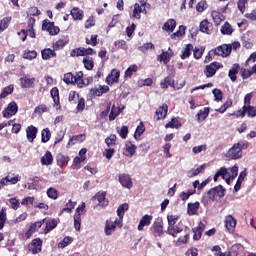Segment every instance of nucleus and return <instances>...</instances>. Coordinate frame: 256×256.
Listing matches in <instances>:
<instances>
[{"mask_svg":"<svg viewBox=\"0 0 256 256\" xmlns=\"http://www.w3.org/2000/svg\"><path fill=\"white\" fill-rule=\"evenodd\" d=\"M51 139V130L49 128H44L41 131V141L43 143H48V141Z\"/></svg>","mask_w":256,"mask_h":256,"instance_id":"obj_48","label":"nucleus"},{"mask_svg":"<svg viewBox=\"0 0 256 256\" xmlns=\"http://www.w3.org/2000/svg\"><path fill=\"white\" fill-rule=\"evenodd\" d=\"M125 211H129V204L127 203L121 204L117 209V215L120 219L125 217Z\"/></svg>","mask_w":256,"mask_h":256,"instance_id":"obj_46","label":"nucleus"},{"mask_svg":"<svg viewBox=\"0 0 256 256\" xmlns=\"http://www.w3.org/2000/svg\"><path fill=\"white\" fill-rule=\"evenodd\" d=\"M211 17L215 23V25H221L222 21H225V16L221 14L219 11H212L211 12Z\"/></svg>","mask_w":256,"mask_h":256,"instance_id":"obj_29","label":"nucleus"},{"mask_svg":"<svg viewBox=\"0 0 256 256\" xmlns=\"http://www.w3.org/2000/svg\"><path fill=\"white\" fill-rule=\"evenodd\" d=\"M137 71H139V67L137 66V64H133L126 69L124 76L126 77V79H130L133 77L134 73H137Z\"/></svg>","mask_w":256,"mask_h":256,"instance_id":"obj_37","label":"nucleus"},{"mask_svg":"<svg viewBox=\"0 0 256 256\" xmlns=\"http://www.w3.org/2000/svg\"><path fill=\"white\" fill-rule=\"evenodd\" d=\"M20 81L22 89H30V87H33V84L35 83V78L23 77Z\"/></svg>","mask_w":256,"mask_h":256,"instance_id":"obj_33","label":"nucleus"},{"mask_svg":"<svg viewBox=\"0 0 256 256\" xmlns=\"http://www.w3.org/2000/svg\"><path fill=\"white\" fill-rule=\"evenodd\" d=\"M63 81L64 83H66V85H71L72 83H75V76L73 75V73L68 72L64 74Z\"/></svg>","mask_w":256,"mask_h":256,"instance_id":"obj_57","label":"nucleus"},{"mask_svg":"<svg viewBox=\"0 0 256 256\" xmlns=\"http://www.w3.org/2000/svg\"><path fill=\"white\" fill-rule=\"evenodd\" d=\"M197 121H205L206 117H209V107H204L202 110H199L197 115Z\"/></svg>","mask_w":256,"mask_h":256,"instance_id":"obj_38","label":"nucleus"},{"mask_svg":"<svg viewBox=\"0 0 256 256\" xmlns=\"http://www.w3.org/2000/svg\"><path fill=\"white\" fill-rule=\"evenodd\" d=\"M15 87L13 85L6 86L2 89V92L0 93V99H6L13 93Z\"/></svg>","mask_w":256,"mask_h":256,"instance_id":"obj_39","label":"nucleus"},{"mask_svg":"<svg viewBox=\"0 0 256 256\" xmlns=\"http://www.w3.org/2000/svg\"><path fill=\"white\" fill-rule=\"evenodd\" d=\"M93 199H97L98 205L100 207H107L109 205V200H107V192L106 191H99L95 194Z\"/></svg>","mask_w":256,"mask_h":256,"instance_id":"obj_14","label":"nucleus"},{"mask_svg":"<svg viewBox=\"0 0 256 256\" xmlns=\"http://www.w3.org/2000/svg\"><path fill=\"white\" fill-rule=\"evenodd\" d=\"M82 63L87 71H93V67H95V60H93V57H84Z\"/></svg>","mask_w":256,"mask_h":256,"instance_id":"obj_24","label":"nucleus"},{"mask_svg":"<svg viewBox=\"0 0 256 256\" xmlns=\"http://www.w3.org/2000/svg\"><path fill=\"white\" fill-rule=\"evenodd\" d=\"M153 221V215L145 214L138 224V231H143L145 227H149L151 225V222Z\"/></svg>","mask_w":256,"mask_h":256,"instance_id":"obj_17","label":"nucleus"},{"mask_svg":"<svg viewBox=\"0 0 256 256\" xmlns=\"http://www.w3.org/2000/svg\"><path fill=\"white\" fill-rule=\"evenodd\" d=\"M248 117H256V107L255 106H248L242 107Z\"/></svg>","mask_w":256,"mask_h":256,"instance_id":"obj_61","label":"nucleus"},{"mask_svg":"<svg viewBox=\"0 0 256 256\" xmlns=\"http://www.w3.org/2000/svg\"><path fill=\"white\" fill-rule=\"evenodd\" d=\"M193 51V44H187L184 51L182 52V55L180 56L181 59H189L191 57V52Z\"/></svg>","mask_w":256,"mask_h":256,"instance_id":"obj_45","label":"nucleus"},{"mask_svg":"<svg viewBox=\"0 0 256 256\" xmlns=\"http://www.w3.org/2000/svg\"><path fill=\"white\" fill-rule=\"evenodd\" d=\"M199 207H201V204L199 202L194 203H188V209L187 213L188 215H197V212L199 211Z\"/></svg>","mask_w":256,"mask_h":256,"instance_id":"obj_32","label":"nucleus"},{"mask_svg":"<svg viewBox=\"0 0 256 256\" xmlns=\"http://www.w3.org/2000/svg\"><path fill=\"white\" fill-rule=\"evenodd\" d=\"M73 243V237L66 236L63 238L61 242L58 243V249H65V247L71 245Z\"/></svg>","mask_w":256,"mask_h":256,"instance_id":"obj_42","label":"nucleus"},{"mask_svg":"<svg viewBox=\"0 0 256 256\" xmlns=\"http://www.w3.org/2000/svg\"><path fill=\"white\" fill-rule=\"evenodd\" d=\"M205 227H206L205 223L200 221L197 227L192 228V233H194L193 235L194 241H200L201 237H203V231H205Z\"/></svg>","mask_w":256,"mask_h":256,"instance_id":"obj_15","label":"nucleus"},{"mask_svg":"<svg viewBox=\"0 0 256 256\" xmlns=\"http://www.w3.org/2000/svg\"><path fill=\"white\" fill-rule=\"evenodd\" d=\"M58 225V222L56 219H51L48 222H46V227L44 228V234L47 235V233H51L53 229H55Z\"/></svg>","mask_w":256,"mask_h":256,"instance_id":"obj_35","label":"nucleus"},{"mask_svg":"<svg viewBox=\"0 0 256 256\" xmlns=\"http://www.w3.org/2000/svg\"><path fill=\"white\" fill-rule=\"evenodd\" d=\"M135 153H137V146L132 144L131 141L126 142L123 155H125V157H133Z\"/></svg>","mask_w":256,"mask_h":256,"instance_id":"obj_19","label":"nucleus"},{"mask_svg":"<svg viewBox=\"0 0 256 256\" xmlns=\"http://www.w3.org/2000/svg\"><path fill=\"white\" fill-rule=\"evenodd\" d=\"M115 229H117L116 222L107 220L105 229H104L105 235H112V233L115 231Z\"/></svg>","mask_w":256,"mask_h":256,"instance_id":"obj_28","label":"nucleus"},{"mask_svg":"<svg viewBox=\"0 0 256 256\" xmlns=\"http://www.w3.org/2000/svg\"><path fill=\"white\" fill-rule=\"evenodd\" d=\"M70 57H85L83 47L72 49L70 51Z\"/></svg>","mask_w":256,"mask_h":256,"instance_id":"obj_56","label":"nucleus"},{"mask_svg":"<svg viewBox=\"0 0 256 256\" xmlns=\"http://www.w3.org/2000/svg\"><path fill=\"white\" fill-rule=\"evenodd\" d=\"M123 109L120 107H115V105L112 106L110 114H109V121H115L119 115H121V112Z\"/></svg>","mask_w":256,"mask_h":256,"instance_id":"obj_34","label":"nucleus"},{"mask_svg":"<svg viewBox=\"0 0 256 256\" xmlns=\"http://www.w3.org/2000/svg\"><path fill=\"white\" fill-rule=\"evenodd\" d=\"M50 95L53 99L54 106H56L57 109H61V101L59 99V88L53 87L50 91Z\"/></svg>","mask_w":256,"mask_h":256,"instance_id":"obj_22","label":"nucleus"},{"mask_svg":"<svg viewBox=\"0 0 256 256\" xmlns=\"http://www.w3.org/2000/svg\"><path fill=\"white\" fill-rule=\"evenodd\" d=\"M157 61L164 63V65H169L171 61V55L169 52H162L160 55H158Z\"/></svg>","mask_w":256,"mask_h":256,"instance_id":"obj_36","label":"nucleus"},{"mask_svg":"<svg viewBox=\"0 0 256 256\" xmlns=\"http://www.w3.org/2000/svg\"><path fill=\"white\" fill-rule=\"evenodd\" d=\"M239 69H241V66L239 64H233L232 68L228 72V77L232 81V83H235L237 81V73H239Z\"/></svg>","mask_w":256,"mask_h":256,"instance_id":"obj_23","label":"nucleus"},{"mask_svg":"<svg viewBox=\"0 0 256 256\" xmlns=\"http://www.w3.org/2000/svg\"><path fill=\"white\" fill-rule=\"evenodd\" d=\"M213 54L218 57H229V55H231V45H220L214 49Z\"/></svg>","mask_w":256,"mask_h":256,"instance_id":"obj_8","label":"nucleus"},{"mask_svg":"<svg viewBox=\"0 0 256 256\" xmlns=\"http://www.w3.org/2000/svg\"><path fill=\"white\" fill-rule=\"evenodd\" d=\"M105 143L108 147H111V145H117V135L111 134L105 139Z\"/></svg>","mask_w":256,"mask_h":256,"instance_id":"obj_62","label":"nucleus"},{"mask_svg":"<svg viewBox=\"0 0 256 256\" xmlns=\"http://www.w3.org/2000/svg\"><path fill=\"white\" fill-rule=\"evenodd\" d=\"M83 141H85V134L74 135L69 139L67 147H71V145H75L76 143H83Z\"/></svg>","mask_w":256,"mask_h":256,"instance_id":"obj_25","label":"nucleus"},{"mask_svg":"<svg viewBox=\"0 0 256 256\" xmlns=\"http://www.w3.org/2000/svg\"><path fill=\"white\" fill-rule=\"evenodd\" d=\"M42 165H51L53 163V154L47 151L45 155L41 158Z\"/></svg>","mask_w":256,"mask_h":256,"instance_id":"obj_43","label":"nucleus"},{"mask_svg":"<svg viewBox=\"0 0 256 256\" xmlns=\"http://www.w3.org/2000/svg\"><path fill=\"white\" fill-rule=\"evenodd\" d=\"M225 175H229V171L227 170V168L225 167H221L214 175V182L217 183V180L219 179V177H221L222 179H225Z\"/></svg>","mask_w":256,"mask_h":256,"instance_id":"obj_41","label":"nucleus"},{"mask_svg":"<svg viewBox=\"0 0 256 256\" xmlns=\"http://www.w3.org/2000/svg\"><path fill=\"white\" fill-rule=\"evenodd\" d=\"M144 133H145V124H143V122H140L134 133V139H137V137H141V135H143Z\"/></svg>","mask_w":256,"mask_h":256,"instance_id":"obj_55","label":"nucleus"},{"mask_svg":"<svg viewBox=\"0 0 256 256\" xmlns=\"http://www.w3.org/2000/svg\"><path fill=\"white\" fill-rule=\"evenodd\" d=\"M46 193L49 199H59V191L53 187L48 188Z\"/></svg>","mask_w":256,"mask_h":256,"instance_id":"obj_50","label":"nucleus"},{"mask_svg":"<svg viewBox=\"0 0 256 256\" xmlns=\"http://www.w3.org/2000/svg\"><path fill=\"white\" fill-rule=\"evenodd\" d=\"M166 129H179L181 127V123L177 118H172L170 122L165 125Z\"/></svg>","mask_w":256,"mask_h":256,"instance_id":"obj_47","label":"nucleus"},{"mask_svg":"<svg viewBox=\"0 0 256 256\" xmlns=\"http://www.w3.org/2000/svg\"><path fill=\"white\" fill-rule=\"evenodd\" d=\"M34 112L38 115H43V113L49 112V107L45 104H40L34 109Z\"/></svg>","mask_w":256,"mask_h":256,"instance_id":"obj_59","label":"nucleus"},{"mask_svg":"<svg viewBox=\"0 0 256 256\" xmlns=\"http://www.w3.org/2000/svg\"><path fill=\"white\" fill-rule=\"evenodd\" d=\"M76 111L77 113H83V111H85V98L80 97L76 106Z\"/></svg>","mask_w":256,"mask_h":256,"instance_id":"obj_63","label":"nucleus"},{"mask_svg":"<svg viewBox=\"0 0 256 256\" xmlns=\"http://www.w3.org/2000/svg\"><path fill=\"white\" fill-rule=\"evenodd\" d=\"M42 31H47L49 35L55 36L59 35L61 29L59 26H55V22H51L47 19L42 22Z\"/></svg>","mask_w":256,"mask_h":256,"instance_id":"obj_7","label":"nucleus"},{"mask_svg":"<svg viewBox=\"0 0 256 256\" xmlns=\"http://www.w3.org/2000/svg\"><path fill=\"white\" fill-rule=\"evenodd\" d=\"M28 253L32 255H39L43 251V240L41 238H35L27 245Z\"/></svg>","mask_w":256,"mask_h":256,"instance_id":"obj_3","label":"nucleus"},{"mask_svg":"<svg viewBox=\"0 0 256 256\" xmlns=\"http://www.w3.org/2000/svg\"><path fill=\"white\" fill-rule=\"evenodd\" d=\"M225 191L227 190L223 187V185H218L207 191V197L210 199V201H215L217 197H219V199L225 197Z\"/></svg>","mask_w":256,"mask_h":256,"instance_id":"obj_4","label":"nucleus"},{"mask_svg":"<svg viewBox=\"0 0 256 256\" xmlns=\"http://www.w3.org/2000/svg\"><path fill=\"white\" fill-rule=\"evenodd\" d=\"M209 6L207 5V0H201L200 2H198V4L196 5V11L198 13H203V11H205Z\"/></svg>","mask_w":256,"mask_h":256,"instance_id":"obj_58","label":"nucleus"},{"mask_svg":"<svg viewBox=\"0 0 256 256\" xmlns=\"http://www.w3.org/2000/svg\"><path fill=\"white\" fill-rule=\"evenodd\" d=\"M167 221H168V231L171 233V231L173 230V227L179 221V216L173 215V214H168Z\"/></svg>","mask_w":256,"mask_h":256,"instance_id":"obj_27","label":"nucleus"},{"mask_svg":"<svg viewBox=\"0 0 256 256\" xmlns=\"http://www.w3.org/2000/svg\"><path fill=\"white\" fill-rule=\"evenodd\" d=\"M245 149H249L248 141H240L238 143H235L228 150L226 157L232 161H237V159H241V157H243V151Z\"/></svg>","mask_w":256,"mask_h":256,"instance_id":"obj_1","label":"nucleus"},{"mask_svg":"<svg viewBox=\"0 0 256 256\" xmlns=\"http://www.w3.org/2000/svg\"><path fill=\"white\" fill-rule=\"evenodd\" d=\"M209 183H211V177L207 178L202 183H200L199 180L194 181L193 187L194 189H198V191H203V189H205Z\"/></svg>","mask_w":256,"mask_h":256,"instance_id":"obj_31","label":"nucleus"},{"mask_svg":"<svg viewBox=\"0 0 256 256\" xmlns=\"http://www.w3.org/2000/svg\"><path fill=\"white\" fill-rule=\"evenodd\" d=\"M80 99L81 97H79V93L76 91L72 90L69 92L68 101L71 103V105H75Z\"/></svg>","mask_w":256,"mask_h":256,"instance_id":"obj_44","label":"nucleus"},{"mask_svg":"<svg viewBox=\"0 0 256 256\" xmlns=\"http://www.w3.org/2000/svg\"><path fill=\"white\" fill-rule=\"evenodd\" d=\"M186 30H187L186 26H183V25L179 26L178 31L171 34V39H177L179 37H184Z\"/></svg>","mask_w":256,"mask_h":256,"instance_id":"obj_49","label":"nucleus"},{"mask_svg":"<svg viewBox=\"0 0 256 256\" xmlns=\"http://www.w3.org/2000/svg\"><path fill=\"white\" fill-rule=\"evenodd\" d=\"M228 176L231 177V179H235L237 175L239 174V167L237 165H234L233 167L227 169Z\"/></svg>","mask_w":256,"mask_h":256,"instance_id":"obj_60","label":"nucleus"},{"mask_svg":"<svg viewBox=\"0 0 256 256\" xmlns=\"http://www.w3.org/2000/svg\"><path fill=\"white\" fill-rule=\"evenodd\" d=\"M18 111H19V106L17 105V102L12 101L2 111V117H4V119H11V117H13L14 115H17Z\"/></svg>","mask_w":256,"mask_h":256,"instance_id":"obj_6","label":"nucleus"},{"mask_svg":"<svg viewBox=\"0 0 256 256\" xmlns=\"http://www.w3.org/2000/svg\"><path fill=\"white\" fill-rule=\"evenodd\" d=\"M118 181L122 187H125L126 189H131L133 187V180L131 179V176L126 173L119 174Z\"/></svg>","mask_w":256,"mask_h":256,"instance_id":"obj_10","label":"nucleus"},{"mask_svg":"<svg viewBox=\"0 0 256 256\" xmlns=\"http://www.w3.org/2000/svg\"><path fill=\"white\" fill-rule=\"evenodd\" d=\"M146 5L147 2H142L141 4L136 3L134 5L133 17H135L136 19H141V13L147 15V9L145 8Z\"/></svg>","mask_w":256,"mask_h":256,"instance_id":"obj_12","label":"nucleus"},{"mask_svg":"<svg viewBox=\"0 0 256 256\" xmlns=\"http://www.w3.org/2000/svg\"><path fill=\"white\" fill-rule=\"evenodd\" d=\"M168 111L169 106L167 104L160 106L155 112L154 121H161V119H165L167 117Z\"/></svg>","mask_w":256,"mask_h":256,"instance_id":"obj_11","label":"nucleus"},{"mask_svg":"<svg viewBox=\"0 0 256 256\" xmlns=\"http://www.w3.org/2000/svg\"><path fill=\"white\" fill-rule=\"evenodd\" d=\"M244 180H245V174L243 175V172H241L237 181H236V184L234 186V193H237V191L241 190V185H242Z\"/></svg>","mask_w":256,"mask_h":256,"instance_id":"obj_53","label":"nucleus"},{"mask_svg":"<svg viewBox=\"0 0 256 256\" xmlns=\"http://www.w3.org/2000/svg\"><path fill=\"white\" fill-rule=\"evenodd\" d=\"M163 229V219H158L153 222L149 229V233H151L153 237H163V235H165V230Z\"/></svg>","mask_w":256,"mask_h":256,"instance_id":"obj_5","label":"nucleus"},{"mask_svg":"<svg viewBox=\"0 0 256 256\" xmlns=\"http://www.w3.org/2000/svg\"><path fill=\"white\" fill-rule=\"evenodd\" d=\"M212 29H213V24H211V22H209L208 19H204L200 22L199 31L201 33H205L206 35H211Z\"/></svg>","mask_w":256,"mask_h":256,"instance_id":"obj_18","label":"nucleus"},{"mask_svg":"<svg viewBox=\"0 0 256 256\" xmlns=\"http://www.w3.org/2000/svg\"><path fill=\"white\" fill-rule=\"evenodd\" d=\"M37 133H39V129L33 125H30L26 128V138L29 143H33L35 139H37Z\"/></svg>","mask_w":256,"mask_h":256,"instance_id":"obj_16","label":"nucleus"},{"mask_svg":"<svg viewBox=\"0 0 256 256\" xmlns=\"http://www.w3.org/2000/svg\"><path fill=\"white\" fill-rule=\"evenodd\" d=\"M161 89H169V87H173V80L171 77L167 76L164 78V81L160 83Z\"/></svg>","mask_w":256,"mask_h":256,"instance_id":"obj_52","label":"nucleus"},{"mask_svg":"<svg viewBox=\"0 0 256 256\" xmlns=\"http://www.w3.org/2000/svg\"><path fill=\"white\" fill-rule=\"evenodd\" d=\"M41 55L44 61H49V59L57 57V52H55V48H45L41 51Z\"/></svg>","mask_w":256,"mask_h":256,"instance_id":"obj_20","label":"nucleus"},{"mask_svg":"<svg viewBox=\"0 0 256 256\" xmlns=\"http://www.w3.org/2000/svg\"><path fill=\"white\" fill-rule=\"evenodd\" d=\"M69 44V39L61 38L53 44L54 51H61L63 47Z\"/></svg>","mask_w":256,"mask_h":256,"instance_id":"obj_30","label":"nucleus"},{"mask_svg":"<svg viewBox=\"0 0 256 256\" xmlns=\"http://www.w3.org/2000/svg\"><path fill=\"white\" fill-rule=\"evenodd\" d=\"M74 227L76 231H81V214L74 215Z\"/></svg>","mask_w":256,"mask_h":256,"instance_id":"obj_64","label":"nucleus"},{"mask_svg":"<svg viewBox=\"0 0 256 256\" xmlns=\"http://www.w3.org/2000/svg\"><path fill=\"white\" fill-rule=\"evenodd\" d=\"M224 224L228 233H235V228L237 227V219H235L233 215L225 216Z\"/></svg>","mask_w":256,"mask_h":256,"instance_id":"obj_9","label":"nucleus"},{"mask_svg":"<svg viewBox=\"0 0 256 256\" xmlns=\"http://www.w3.org/2000/svg\"><path fill=\"white\" fill-rule=\"evenodd\" d=\"M56 161L59 167H66L67 163H69V156L58 154L56 157Z\"/></svg>","mask_w":256,"mask_h":256,"instance_id":"obj_40","label":"nucleus"},{"mask_svg":"<svg viewBox=\"0 0 256 256\" xmlns=\"http://www.w3.org/2000/svg\"><path fill=\"white\" fill-rule=\"evenodd\" d=\"M70 15L72 16V19H74V21H83V18L85 17V12L79 9V7H74L72 8Z\"/></svg>","mask_w":256,"mask_h":256,"instance_id":"obj_21","label":"nucleus"},{"mask_svg":"<svg viewBox=\"0 0 256 256\" xmlns=\"http://www.w3.org/2000/svg\"><path fill=\"white\" fill-rule=\"evenodd\" d=\"M219 69H223V64L221 62L214 61L205 66L204 75L207 77V79H211V77H215Z\"/></svg>","mask_w":256,"mask_h":256,"instance_id":"obj_2","label":"nucleus"},{"mask_svg":"<svg viewBox=\"0 0 256 256\" xmlns=\"http://www.w3.org/2000/svg\"><path fill=\"white\" fill-rule=\"evenodd\" d=\"M222 35H231L233 33V28L229 22H225V24L221 27Z\"/></svg>","mask_w":256,"mask_h":256,"instance_id":"obj_54","label":"nucleus"},{"mask_svg":"<svg viewBox=\"0 0 256 256\" xmlns=\"http://www.w3.org/2000/svg\"><path fill=\"white\" fill-rule=\"evenodd\" d=\"M177 27V22L175 21V19H168L162 29L164 31H170L171 33H173V31H175V28Z\"/></svg>","mask_w":256,"mask_h":256,"instance_id":"obj_26","label":"nucleus"},{"mask_svg":"<svg viewBox=\"0 0 256 256\" xmlns=\"http://www.w3.org/2000/svg\"><path fill=\"white\" fill-rule=\"evenodd\" d=\"M119 77H121V71L117 69H112L111 73L106 77L107 85H113L114 83H119Z\"/></svg>","mask_w":256,"mask_h":256,"instance_id":"obj_13","label":"nucleus"},{"mask_svg":"<svg viewBox=\"0 0 256 256\" xmlns=\"http://www.w3.org/2000/svg\"><path fill=\"white\" fill-rule=\"evenodd\" d=\"M5 223H7V212L5 208H2L0 211V231L5 227Z\"/></svg>","mask_w":256,"mask_h":256,"instance_id":"obj_51","label":"nucleus"}]
</instances>
